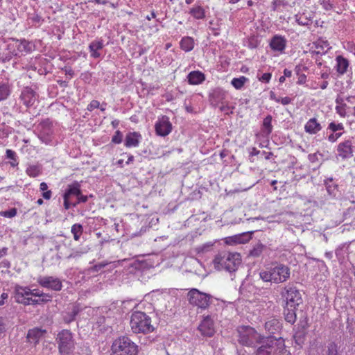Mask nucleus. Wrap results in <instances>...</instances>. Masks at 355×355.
<instances>
[{
  "mask_svg": "<svg viewBox=\"0 0 355 355\" xmlns=\"http://www.w3.org/2000/svg\"><path fill=\"white\" fill-rule=\"evenodd\" d=\"M32 290L28 287L16 286L15 288V300L17 303L24 305L31 304Z\"/></svg>",
  "mask_w": 355,
  "mask_h": 355,
  "instance_id": "13",
  "label": "nucleus"
},
{
  "mask_svg": "<svg viewBox=\"0 0 355 355\" xmlns=\"http://www.w3.org/2000/svg\"><path fill=\"white\" fill-rule=\"evenodd\" d=\"M282 297L284 299L285 306L287 307H297L302 303L300 291L294 287H285L282 292Z\"/></svg>",
  "mask_w": 355,
  "mask_h": 355,
  "instance_id": "9",
  "label": "nucleus"
},
{
  "mask_svg": "<svg viewBox=\"0 0 355 355\" xmlns=\"http://www.w3.org/2000/svg\"><path fill=\"white\" fill-rule=\"evenodd\" d=\"M245 346H250L252 345V342L250 340L249 336L252 335L254 340H257L259 338V335L254 330V329L245 326Z\"/></svg>",
  "mask_w": 355,
  "mask_h": 355,
  "instance_id": "32",
  "label": "nucleus"
},
{
  "mask_svg": "<svg viewBox=\"0 0 355 355\" xmlns=\"http://www.w3.org/2000/svg\"><path fill=\"white\" fill-rule=\"evenodd\" d=\"M214 243L211 242H208L205 244H202L201 245H199L196 248V250L198 253H205L209 250H211V247L213 246Z\"/></svg>",
  "mask_w": 355,
  "mask_h": 355,
  "instance_id": "43",
  "label": "nucleus"
},
{
  "mask_svg": "<svg viewBox=\"0 0 355 355\" xmlns=\"http://www.w3.org/2000/svg\"><path fill=\"white\" fill-rule=\"evenodd\" d=\"M180 48L185 52L193 50L194 47V40L191 37H184L180 42Z\"/></svg>",
  "mask_w": 355,
  "mask_h": 355,
  "instance_id": "28",
  "label": "nucleus"
},
{
  "mask_svg": "<svg viewBox=\"0 0 355 355\" xmlns=\"http://www.w3.org/2000/svg\"><path fill=\"white\" fill-rule=\"evenodd\" d=\"M141 138V136L139 132H129L125 136V146L128 148L136 147L139 145Z\"/></svg>",
  "mask_w": 355,
  "mask_h": 355,
  "instance_id": "20",
  "label": "nucleus"
},
{
  "mask_svg": "<svg viewBox=\"0 0 355 355\" xmlns=\"http://www.w3.org/2000/svg\"><path fill=\"white\" fill-rule=\"evenodd\" d=\"M88 200L87 196H84L80 191V194L77 196V201L73 204V207H76L78 204L81 202H86Z\"/></svg>",
  "mask_w": 355,
  "mask_h": 355,
  "instance_id": "51",
  "label": "nucleus"
},
{
  "mask_svg": "<svg viewBox=\"0 0 355 355\" xmlns=\"http://www.w3.org/2000/svg\"><path fill=\"white\" fill-rule=\"evenodd\" d=\"M62 70L64 71L66 75L69 76L71 78L73 76L74 71L71 67H67L62 68Z\"/></svg>",
  "mask_w": 355,
  "mask_h": 355,
  "instance_id": "57",
  "label": "nucleus"
},
{
  "mask_svg": "<svg viewBox=\"0 0 355 355\" xmlns=\"http://www.w3.org/2000/svg\"><path fill=\"white\" fill-rule=\"evenodd\" d=\"M98 107H100V103L96 100H92L88 105L87 110L91 112L93 110Z\"/></svg>",
  "mask_w": 355,
  "mask_h": 355,
  "instance_id": "54",
  "label": "nucleus"
},
{
  "mask_svg": "<svg viewBox=\"0 0 355 355\" xmlns=\"http://www.w3.org/2000/svg\"><path fill=\"white\" fill-rule=\"evenodd\" d=\"M103 47L104 44L102 40L92 41L89 45L91 57L95 59L100 58L101 53L98 51L103 49Z\"/></svg>",
  "mask_w": 355,
  "mask_h": 355,
  "instance_id": "21",
  "label": "nucleus"
},
{
  "mask_svg": "<svg viewBox=\"0 0 355 355\" xmlns=\"http://www.w3.org/2000/svg\"><path fill=\"white\" fill-rule=\"evenodd\" d=\"M78 313V311L74 309L73 311L69 313L64 318V320L66 323H70L73 321L76 318V316Z\"/></svg>",
  "mask_w": 355,
  "mask_h": 355,
  "instance_id": "46",
  "label": "nucleus"
},
{
  "mask_svg": "<svg viewBox=\"0 0 355 355\" xmlns=\"http://www.w3.org/2000/svg\"><path fill=\"white\" fill-rule=\"evenodd\" d=\"M344 128V125L342 123H336L335 121L329 123L327 127V130L331 132H339L338 131H342Z\"/></svg>",
  "mask_w": 355,
  "mask_h": 355,
  "instance_id": "40",
  "label": "nucleus"
},
{
  "mask_svg": "<svg viewBox=\"0 0 355 355\" xmlns=\"http://www.w3.org/2000/svg\"><path fill=\"white\" fill-rule=\"evenodd\" d=\"M297 307H284V315L286 321L291 324H293L296 320Z\"/></svg>",
  "mask_w": 355,
  "mask_h": 355,
  "instance_id": "26",
  "label": "nucleus"
},
{
  "mask_svg": "<svg viewBox=\"0 0 355 355\" xmlns=\"http://www.w3.org/2000/svg\"><path fill=\"white\" fill-rule=\"evenodd\" d=\"M315 46L317 49H320L322 51H327L329 49V43L327 40L319 38L315 42Z\"/></svg>",
  "mask_w": 355,
  "mask_h": 355,
  "instance_id": "39",
  "label": "nucleus"
},
{
  "mask_svg": "<svg viewBox=\"0 0 355 355\" xmlns=\"http://www.w3.org/2000/svg\"><path fill=\"white\" fill-rule=\"evenodd\" d=\"M52 295L49 293H41L38 299L31 298V304H41L52 300Z\"/></svg>",
  "mask_w": 355,
  "mask_h": 355,
  "instance_id": "33",
  "label": "nucleus"
},
{
  "mask_svg": "<svg viewBox=\"0 0 355 355\" xmlns=\"http://www.w3.org/2000/svg\"><path fill=\"white\" fill-rule=\"evenodd\" d=\"M338 157L347 159L353 156L352 141L350 139L345 140L338 144L336 148Z\"/></svg>",
  "mask_w": 355,
  "mask_h": 355,
  "instance_id": "16",
  "label": "nucleus"
},
{
  "mask_svg": "<svg viewBox=\"0 0 355 355\" xmlns=\"http://www.w3.org/2000/svg\"><path fill=\"white\" fill-rule=\"evenodd\" d=\"M63 199H64V207L65 209H69L71 207V206H73V204L74 202H71L70 198H63Z\"/></svg>",
  "mask_w": 355,
  "mask_h": 355,
  "instance_id": "58",
  "label": "nucleus"
},
{
  "mask_svg": "<svg viewBox=\"0 0 355 355\" xmlns=\"http://www.w3.org/2000/svg\"><path fill=\"white\" fill-rule=\"evenodd\" d=\"M156 134L161 137L167 136L172 131V124L167 116L159 118L155 125Z\"/></svg>",
  "mask_w": 355,
  "mask_h": 355,
  "instance_id": "14",
  "label": "nucleus"
},
{
  "mask_svg": "<svg viewBox=\"0 0 355 355\" xmlns=\"http://www.w3.org/2000/svg\"><path fill=\"white\" fill-rule=\"evenodd\" d=\"M112 355H137L138 347L128 337L116 339L112 345Z\"/></svg>",
  "mask_w": 355,
  "mask_h": 355,
  "instance_id": "5",
  "label": "nucleus"
},
{
  "mask_svg": "<svg viewBox=\"0 0 355 355\" xmlns=\"http://www.w3.org/2000/svg\"><path fill=\"white\" fill-rule=\"evenodd\" d=\"M211 296L200 292L196 288L191 289L187 293V299L190 304L201 309H206L210 304Z\"/></svg>",
  "mask_w": 355,
  "mask_h": 355,
  "instance_id": "7",
  "label": "nucleus"
},
{
  "mask_svg": "<svg viewBox=\"0 0 355 355\" xmlns=\"http://www.w3.org/2000/svg\"><path fill=\"white\" fill-rule=\"evenodd\" d=\"M321 4L323 5V7L326 10H329L332 8V6L330 3V0H322V2L321 3Z\"/></svg>",
  "mask_w": 355,
  "mask_h": 355,
  "instance_id": "62",
  "label": "nucleus"
},
{
  "mask_svg": "<svg viewBox=\"0 0 355 355\" xmlns=\"http://www.w3.org/2000/svg\"><path fill=\"white\" fill-rule=\"evenodd\" d=\"M286 44L287 40L284 36L281 35H275L270 39L269 46L272 51L282 54L284 53Z\"/></svg>",
  "mask_w": 355,
  "mask_h": 355,
  "instance_id": "18",
  "label": "nucleus"
},
{
  "mask_svg": "<svg viewBox=\"0 0 355 355\" xmlns=\"http://www.w3.org/2000/svg\"><path fill=\"white\" fill-rule=\"evenodd\" d=\"M261 152L260 150H257L256 148H253L252 151L250 153V159L251 162H254V159L253 158L254 156H261Z\"/></svg>",
  "mask_w": 355,
  "mask_h": 355,
  "instance_id": "55",
  "label": "nucleus"
},
{
  "mask_svg": "<svg viewBox=\"0 0 355 355\" xmlns=\"http://www.w3.org/2000/svg\"><path fill=\"white\" fill-rule=\"evenodd\" d=\"M38 138L42 143L50 144L52 141L53 130L52 122L46 119L42 120L37 125Z\"/></svg>",
  "mask_w": 355,
  "mask_h": 355,
  "instance_id": "10",
  "label": "nucleus"
},
{
  "mask_svg": "<svg viewBox=\"0 0 355 355\" xmlns=\"http://www.w3.org/2000/svg\"><path fill=\"white\" fill-rule=\"evenodd\" d=\"M37 98L38 94L30 87H24L19 96L22 103L27 107L33 106Z\"/></svg>",
  "mask_w": 355,
  "mask_h": 355,
  "instance_id": "15",
  "label": "nucleus"
},
{
  "mask_svg": "<svg viewBox=\"0 0 355 355\" xmlns=\"http://www.w3.org/2000/svg\"><path fill=\"white\" fill-rule=\"evenodd\" d=\"M6 157L12 160L10 162V165L13 167L18 165V162L16 158V153L10 149L6 150Z\"/></svg>",
  "mask_w": 355,
  "mask_h": 355,
  "instance_id": "42",
  "label": "nucleus"
},
{
  "mask_svg": "<svg viewBox=\"0 0 355 355\" xmlns=\"http://www.w3.org/2000/svg\"><path fill=\"white\" fill-rule=\"evenodd\" d=\"M46 330L42 328L35 327L28 331L26 341L32 346L35 347L40 340L45 337Z\"/></svg>",
  "mask_w": 355,
  "mask_h": 355,
  "instance_id": "17",
  "label": "nucleus"
},
{
  "mask_svg": "<svg viewBox=\"0 0 355 355\" xmlns=\"http://www.w3.org/2000/svg\"><path fill=\"white\" fill-rule=\"evenodd\" d=\"M225 243L228 245L244 243V233L225 238Z\"/></svg>",
  "mask_w": 355,
  "mask_h": 355,
  "instance_id": "34",
  "label": "nucleus"
},
{
  "mask_svg": "<svg viewBox=\"0 0 355 355\" xmlns=\"http://www.w3.org/2000/svg\"><path fill=\"white\" fill-rule=\"evenodd\" d=\"M321 130L322 125L315 117L309 119L304 125V130L309 135H315Z\"/></svg>",
  "mask_w": 355,
  "mask_h": 355,
  "instance_id": "19",
  "label": "nucleus"
},
{
  "mask_svg": "<svg viewBox=\"0 0 355 355\" xmlns=\"http://www.w3.org/2000/svg\"><path fill=\"white\" fill-rule=\"evenodd\" d=\"M42 197L46 200H49L51 198L52 192L51 190H46L42 193Z\"/></svg>",
  "mask_w": 355,
  "mask_h": 355,
  "instance_id": "61",
  "label": "nucleus"
},
{
  "mask_svg": "<svg viewBox=\"0 0 355 355\" xmlns=\"http://www.w3.org/2000/svg\"><path fill=\"white\" fill-rule=\"evenodd\" d=\"M343 135V132H331L328 136V141L331 143L336 142L341 136Z\"/></svg>",
  "mask_w": 355,
  "mask_h": 355,
  "instance_id": "50",
  "label": "nucleus"
},
{
  "mask_svg": "<svg viewBox=\"0 0 355 355\" xmlns=\"http://www.w3.org/2000/svg\"><path fill=\"white\" fill-rule=\"evenodd\" d=\"M241 254L222 251L216 255L213 260V263L216 270H225L231 272L237 270L238 267L241 264Z\"/></svg>",
  "mask_w": 355,
  "mask_h": 355,
  "instance_id": "1",
  "label": "nucleus"
},
{
  "mask_svg": "<svg viewBox=\"0 0 355 355\" xmlns=\"http://www.w3.org/2000/svg\"><path fill=\"white\" fill-rule=\"evenodd\" d=\"M8 50L11 55L3 59V62H5L6 60H10L12 56H19L21 53H30L32 51V46L26 40H13L12 43L8 44Z\"/></svg>",
  "mask_w": 355,
  "mask_h": 355,
  "instance_id": "8",
  "label": "nucleus"
},
{
  "mask_svg": "<svg viewBox=\"0 0 355 355\" xmlns=\"http://www.w3.org/2000/svg\"><path fill=\"white\" fill-rule=\"evenodd\" d=\"M123 139V135L119 130H116L112 138V141L114 144H121Z\"/></svg>",
  "mask_w": 355,
  "mask_h": 355,
  "instance_id": "47",
  "label": "nucleus"
},
{
  "mask_svg": "<svg viewBox=\"0 0 355 355\" xmlns=\"http://www.w3.org/2000/svg\"><path fill=\"white\" fill-rule=\"evenodd\" d=\"M189 14L196 19H203L205 17V10L200 6H194L189 10Z\"/></svg>",
  "mask_w": 355,
  "mask_h": 355,
  "instance_id": "30",
  "label": "nucleus"
},
{
  "mask_svg": "<svg viewBox=\"0 0 355 355\" xmlns=\"http://www.w3.org/2000/svg\"><path fill=\"white\" fill-rule=\"evenodd\" d=\"M306 80V76L304 74H302L298 78L297 84L302 85V84L305 83Z\"/></svg>",
  "mask_w": 355,
  "mask_h": 355,
  "instance_id": "63",
  "label": "nucleus"
},
{
  "mask_svg": "<svg viewBox=\"0 0 355 355\" xmlns=\"http://www.w3.org/2000/svg\"><path fill=\"white\" fill-rule=\"evenodd\" d=\"M107 265V263H104V262L99 263H97V264L93 266L92 267H91L90 270L92 272H98L101 269L104 268Z\"/></svg>",
  "mask_w": 355,
  "mask_h": 355,
  "instance_id": "53",
  "label": "nucleus"
},
{
  "mask_svg": "<svg viewBox=\"0 0 355 355\" xmlns=\"http://www.w3.org/2000/svg\"><path fill=\"white\" fill-rule=\"evenodd\" d=\"M8 252V248L3 247L2 249L0 250V259L6 255Z\"/></svg>",
  "mask_w": 355,
  "mask_h": 355,
  "instance_id": "64",
  "label": "nucleus"
},
{
  "mask_svg": "<svg viewBox=\"0 0 355 355\" xmlns=\"http://www.w3.org/2000/svg\"><path fill=\"white\" fill-rule=\"evenodd\" d=\"M231 83L237 89L242 88L244 86V76L233 78Z\"/></svg>",
  "mask_w": 355,
  "mask_h": 355,
  "instance_id": "45",
  "label": "nucleus"
},
{
  "mask_svg": "<svg viewBox=\"0 0 355 355\" xmlns=\"http://www.w3.org/2000/svg\"><path fill=\"white\" fill-rule=\"evenodd\" d=\"M188 82L191 85H198L202 83L205 79V74L199 71H193L187 76Z\"/></svg>",
  "mask_w": 355,
  "mask_h": 355,
  "instance_id": "24",
  "label": "nucleus"
},
{
  "mask_svg": "<svg viewBox=\"0 0 355 355\" xmlns=\"http://www.w3.org/2000/svg\"><path fill=\"white\" fill-rule=\"evenodd\" d=\"M224 93L219 89H216L213 92L211 96V101L212 104L216 105L220 101L223 99Z\"/></svg>",
  "mask_w": 355,
  "mask_h": 355,
  "instance_id": "37",
  "label": "nucleus"
},
{
  "mask_svg": "<svg viewBox=\"0 0 355 355\" xmlns=\"http://www.w3.org/2000/svg\"><path fill=\"white\" fill-rule=\"evenodd\" d=\"M256 355H291L282 338H268L256 351Z\"/></svg>",
  "mask_w": 355,
  "mask_h": 355,
  "instance_id": "2",
  "label": "nucleus"
},
{
  "mask_svg": "<svg viewBox=\"0 0 355 355\" xmlns=\"http://www.w3.org/2000/svg\"><path fill=\"white\" fill-rule=\"evenodd\" d=\"M8 295L6 293H3L0 297V306H3L5 304V301L8 299Z\"/></svg>",
  "mask_w": 355,
  "mask_h": 355,
  "instance_id": "60",
  "label": "nucleus"
},
{
  "mask_svg": "<svg viewBox=\"0 0 355 355\" xmlns=\"http://www.w3.org/2000/svg\"><path fill=\"white\" fill-rule=\"evenodd\" d=\"M37 282L42 286L54 291H60L62 288V281L53 276H40Z\"/></svg>",
  "mask_w": 355,
  "mask_h": 355,
  "instance_id": "11",
  "label": "nucleus"
},
{
  "mask_svg": "<svg viewBox=\"0 0 355 355\" xmlns=\"http://www.w3.org/2000/svg\"><path fill=\"white\" fill-rule=\"evenodd\" d=\"M327 355H338V347L335 343H330L328 346Z\"/></svg>",
  "mask_w": 355,
  "mask_h": 355,
  "instance_id": "48",
  "label": "nucleus"
},
{
  "mask_svg": "<svg viewBox=\"0 0 355 355\" xmlns=\"http://www.w3.org/2000/svg\"><path fill=\"white\" fill-rule=\"evenodd\" d=\"M130 325L135 334H150L155 331V327L151 324V318L142 311H134L131 314Z\"/></svg>",
  "mask_w": 355,
  "mask_h": 355,
  "instance_id": "3",
  "label": "nucleus"
},
{
  "mask_svg": "<svg viewBox=\"0 0 355 355\" xmlns=\"http://www.w3.org/2000/svg\"><path fill=\"white\" fill-rule=\"evenodd\" d=\"M336 106L335 107L336 113L343 118L347 116V105L343 103V98H336Z\"/></svg>",
  "mask_w": 355,
  "mask_h": 355,
  "instance_id": "31",
  "label": "nucleus"
},
{
  "mask_svg": "<svg viewBox=\"0 0 355 355\" xmlns=\"http://www.w3.org/2000/svg\"><path fill=\"white\" fill-rule=\"evenodd\" d=\"M80 183L78 182H74L67 186V188L63 194V198H68L71 199L72 196L77 197L80 194Z\"/></svg>",
  "mask_w": 355,
  "mask_h": 355,
  "instance_id": "22",
  "label": "nucleus"
},
{
  "mask_svg": "<svg viewBox=\"0 0 355 355\" xmlns=\"http://www.w3.org/2000/svg\"><path fill=\"white\" fill-rule=\"evenodd\" d=\"M31 20L34 23H41L42 21H44V19L42 18L41 16H40L39 15L37 14H35L32 17H31Z\"/></svg>",
  "mask_w": 355,
  "mask_h": 355,
  "instance_id": "59",
  "label": "nucleus"
},
{
  "mask_svg": "<svg viewBox=\"0 0 355 355\" xmlns=\"http://www.w3.org/2000/svg\"><path fill=\"white\" fill-rule=\"evenodd\" d=\"M11 94V85L8 82L0 83V101H5Z\"/></svg>",
  "mask_w": 355,
  "mask_h": 355,
  "instance_id": "27",
  "label": "nucleus"
},
{
  "mask_svg": "<svg viewBox=\"0 0 355 355\" xmlns=\"http://www.w3.org/2000/svg\"><path fill=\"white\" fill-rule=\"evenodd\" d=\"M270 98L272 101H275L276 103H281L284 105H286L290 104L292 102V98L288 96H285L283 98L277 97L275 93L272 91L270 92Z\"/></svg>",
  "mask_w": 355,
  "mask_h": 355,
  "instance_id": "35",
  "label": "nucleus"
},
{
  "mask_svg": "<svg viewBox=\"0 0 355 355\" xmlns=\"http://www.w3.org/2000/svg\"><path fill=\"white\" fill-rule=\"evenodd\" d=\"M71 233L75 241H78L83 232V227L80 224L76 223L72 225Z\"/></svg>",
  "mask_w": 355,
  "mask_h": 355,
  "instance_id": "36",
  "label": "nucleus"
},
{
  "mask_svg": "<svg viewBox=\"0 0 355 355\" xmlns=\"http://www.w3.org/2000/svg\"><path fill=\"white\" fill-rule=\"evenodd\" d=\"M198 329L202 336L212 337L216 332L213 318L211 315L203 317Z\"/></svg>",
  "mask_w": 355,
  "mask_h": 355,
  "instance_id": "12",
  "label": "nucleus"
},
{
  "mask_svg": "<svg viewBox=\"0 0 355 355\" xmlns=\"http://www.w3.org/2000/svg\"><path fill=\"white\" fill-rule=\"evenodd\" d=\"M349 67V61L342 55L336 57V70L340 74H344Z\"/></svg>",
  "mask_w": 355,
  "mask_h": 355,
  "instance_id": "25",
  "label": "nucleus"
},
{
  "mask_svg": "<svg viewBox=\"0 0 355 355\" xmlns=\"http://www.w3.org/2000/svg\"><path fill=\"white\" fill-rule=\"evenodd\" d=\"M272 117L271 115H268L263 119L261 132L266 136L270 135L272 131Z\"/></svg>",
  "mask_w": 355,
  "mask_h": 355,
  "instance_id": "29",
  "label": "nucleus"
},
{
  "mask_svg": "<svg viewBox=\"0 0 355 355\" xmlns=\"http://www.w3.org/2000/svg\"><path fill=\"white\" fill-rule=\"evenodd\" d=\"M1 215L7 218H12L17 215L16 208H12L8 210L4 211L1 213Z\"/></svg>",
  "mask_w": 355,
  "mask_h": 355,
  "instance_id": "49",
  "label": "nucleus"
},
{
  "mask_svg": "<svg viewBox=\"0 0 355 355\" xmlns=\"http://www.w3.org/2000/svg\"><path fill=\"white\" fill-rule=\"evenodd\" d=\"M272 78L271 73H264L261 76L259 77V81L265 83H268Z\"/></svg>",
  "mask_w": 355,
  "mask_h": 355,
  "instance_id": "52",
  "label": "nucleus"
},
{
  "mask_svg": "<svg viewBox=\"0 0 355 355\" xmlns=\"http://www.w3.org/2000/svg\"><path fill=\"white\" fill-rule=\"evenodd\" d=\"M56 342L60 355H70L75 349V340L72 333L67 329L60 331L56 337Z\"/></svg>",
  "mask_w": 355,
  "mask_h": 355,
  "instance_id": "6",
  "label": "nucleus"
},
{
  "mask_svg": "<svg viewBox=\"0 0 355 355\" xmlns=\"http://www.w3.org/2000/svg\"><path fill=\"white\" fill-rule=\"evenodd\" d=\"M296 21L299 25L307 26L311 24V20L304 15H296Z\"/></svg>",
  "mask_w": 355,
  "mask_h": 355,
  "instance_id": "44",
  "label": "nucleus"
},
{
  "mask_svg": "<svg viewBox=\"0 0 355 355\" xmlns=\"http://www.w3.org/2000/svg\"><path fill=\"white\" fill-rule=\"evenodd\" d=\"M291 275L289 267L284 264H277L260 272V277L264 282L279 284L286 282Z\"/></svg>",
  "mask_w": 355,
  "mask_h": 355,
  "instance_id": "4",
  "label": "nucleus"
},
{
  "mask_svg": "<svg viewBox=\"0 0 355 355\" xmlns=\"http://www.w3.org/2000/svg\"><path fill=\"white\" fill-rule=\"evenodd\" d=\"M282 325L279 320L272 318L265 323V329L269 334H274L282 329Z\"/></svg>",
  "mask_w": 355,
  "mask_h": 355,
  "instance_id": "23",
  "label": "nucleus"
},
{
  "mask_svg": "<svg viewBox=\"0 0 355 355\" xmlns=\"http://www.w3.org/2000/svg\"><path fill=\"white\" fill-rule=\"evenodd\" d=\"M11 266L10 261L7 259H3L0 262V268H3L6 269L10 268Z\"/></svg>",
  "mask_w": 355,
  "mask_h": 355,
  "instance_id": "56",
  "label": "nucleus"
},
{
  "mask_svg": "<svg viewBox=\"0 0 355 355\" xmlns=\"http://www.w3.org/2000/svg\"><path fill=\"white\" fill-rule=\"evenodd\" d=\"M26 172L30 177L35 178L40 174L41 171L38 166L32 165L26 168Z\"/></svg>",
  "mask_w": 355,
  "mask_h": 355,
  "instance_id": "41",
  "label": "nucleus"
},
{
  "mask_svg": "<svg viewBox=\"0 0 355 355\" xmlns=\"http://www.w3.org/2000/svg\"><path fill=\"white\" fill-rule=\"evenodd\" d=\"M263 248H264L263 245H262L261 243H257L253 248V249L250 251L248 256L252 257H259L263 252Z\"/></svg>",
  "mask_w": 355,
  "mask_h": 355,
  "instance_id": "38",
  "label": "nucleus"
}]
</instances>
